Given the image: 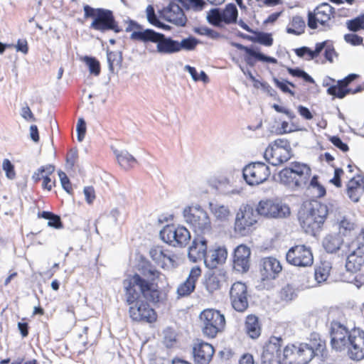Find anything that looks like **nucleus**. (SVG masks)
Returning a JSON list of instances; mask_svg holds the SVG:
<instances>
[{"mask_svg": "<svg viewBox=\"0 0 364 364\" xmlns=\"http://www.w3.org/2000/svg\"><path fill=\"white\" fill-rule=\"evenodd\" d=\"M139 274H134L123 282L124 297L129 307V315L132 320L152 323L156 319L154 310L146 301L140 300L141 296L154 304L161 301V292L159 290V281L164 275L150 263L139 268Z\"/></svg>", "mask_w": 364, "mask_h": 364, "instance_id": "obj_1", "label": "nucleus"}, {"mask_svg": "<svg viewBox=\"0 0 364 364\" xmlns=\"http://www.w3.org/2000/svg\"><path fill=\"white\" fill-rule=\"evenodd\" d=\"M281 337L272 336L263 348L261 355L262 364H307L313 358L322 356L326 348L325 341H322L318 334H311L310 339L305 343L287 346L282 355L281 348L283 346Z\"/></svg>", "mask_w": 364, "mask_h": 364, "instance_id": "obj_2", "label": "nucleus"}, {"mask_svg": "<svg viewBox=\"0 0 364 364\" xmlns=\"http://www.w3.org/2000/svg\"><path fill=\"white\" fill-rule=\"evenodd\" d=\"M126 32H132L130 39L144 43L146 49L149 53L161 54H172L178 53V41L164 34L156 32L149 28L144 29L142 26L134 21L130 20Z\"/></svg>", "mask_w": 364, "mask_h": 364, "instance_id": "obj_3", "label": "nucleus"}, {"mask_svg": "<svg viewBox=\"0 0 364 364\" xmlns=\"http://www.w3.org/2000/svg\"><path fill=\"white\" fill-rule=\"evenodd\" d=\"M331 338L332 348L336 350H346L352 360L364 358L363 331L358 328L349 333L344 326L333 321L331 326Z\"/></svg>", "mask_w": 364, "mask_h": 364, "instance_id": "obj_4", "label": "nucleus"}, {"mask_svg": "<svg viewBox=\"0 0 364 364\" xmlns=\"http://www.w3.org/2000/svg\"><path fill=\"white\" fill-rule=\"evenodd\" d=\"M333 208L331 203L326 204L316 200L310 203L306 210L299 213V220L301 228L306 233L315 235L321 230Z\"/></svg>", "mask_w": 364, "mask_h": 364, "instance_id": "obj_5", "label": "nucleus"}, {"mask_svg": "<svg viewBox=\"0 0 364 364\" xmlns=\"http://www.w3.org/2000/svg\"><path fill=\"white\" fill-rule=\"evenodd\" d=\"M310 167L300 162H292L279 173L281 183L295 190L306 186L311 176Z\"/></svg>", "mask_w": 364, "mask_h": 364, "instance_id": "obj_6", "label": "nucleus"}, {"mask_svg": "<svg viewBox=\"0 0 364 364\" xmlns=\"http://www.w3.org/2000/svg\"><path fill=\"white\" fill-rule=\"evenodd\" d=\"M184 221L190 225L193 232L198 235H208L212 233V223L206 212L199 205L186 206L183 210Z\"/></svg>", "mask_w": 364, "mask_h": 364, "instance_id": "obj_7", "label": "nucleus"}, {"mask_svg": "<svg viewBox=\"0 0 364 364\" xmlns=\"http://www.w3.org/2000/svg\"><path fill=\"white\" fill-rule=\"evenodd\" d=\"M83 10L85 18H93L90 24L91 28L101 32L112 30L115 33H119L122 31L112 11L101 8L94 9L89 5H85Z\"/></svg>", "mask_w": 364, "mask_h": 364, "instance_id": "obj_8", "label": "nucleus"}, {"mask_svg": "<svg viewBox=\"0 0 364 364\" xmlns=\"http://www.w3.org/2000/svg\"><path fill=\"white\" fill-rule=\"evenodd\" d=\"M200 319L202 332L208 338H215L218 333L223 331L225 326L224 315L215 309H205L200 314Z\"/></svg>", "mask_w": 364, "mask_h": 364, "instance_id": "obj_9", "label": "nucleus"}, {"mask_svg": "<svg viewBox=\"0 0 364 364\" xmlns=\"http://www.w3.org/2000/svg\"><path fill=\"white\" fill-rule=\"evenodd\" d=\"M322 51H323L325 59L330 63L333 62V57L338 56L333 41L330 40L316 43L314 50H311L307 46H302L294 50L298 57L305 58L306 60L316 58L320 55Z\"/></svg>", "mask_w": 364, "mask_h": 364, "instance_id": "obj_10", "label": "nucleus"}, {"mask_svg": "<svg viewBox=\"0 0 364 364\" xmlns=\"http://www.w3.org/2000/svg\"><path fill=\"white\" fill-rule=\"evenodd\" d=\"M257 213L250 205H242L236 214L235 232L240 236H246L251 232V228L257 222Z\"/></svg>", "mask_w": 364, "mask_h": 364, "instance_id": "obj_11", "label": "nucleus"}, {"mask_svg": "<svg viewBox=\"0 0 364 364\" xmlns=\"http://www.w3.org/2000/svg\"><path fill=\"white\" fill-rule=\"evenodd\" d=\"M255 210L259 215L274 219L286 218L291 213L290 208L287 204L272 199L260 200Z\"/></svg>", "mask_w": 364, "mask_h": 364, "instance_id": "obj_12", "label": "nucleus"}, {"mask_svg": "<svg viewBox=\"0 0 364 364\" xmlns=\"http://www.w3.org/2000/svg\"><path fill=\"white\" fill-rule=\"evenodd\" d=\"M163 241L173 247H184L191 240L189 230L183 226L166 225L160 231Z\"/></svg>", "mask_w": 364, "mask_h": 364, "instance_id": "obj_13", "label": "nucleus"}, {"mask_svg": "<svg viewBox=\"0 0 364 364\" xmlns=\"http://www.w3.org/2000/svg\"><path fill=\"white\" fill-rule=\"evenodd\" d=\"M270 170L263 162H253L246 165L242 169V176L246 183L250 186L262 183L267 180Z\"/></svg>", "mask_w": 364, "mask_h": 364, "instance_id": "obj_14", "label": "nucleus"}, {"mask_svg": "<svg viewBox=\"0 0 364 364\" xmlns=\"http://www.w3.org/2000/svg\"><path fill=\"white\" fill-rule=\"evenodd\" d=\"M230 301L232 308L237 312H244L249 306V294L245 283L237 282L232 284Z\"/></svg>", "mask_w": 364, "mask_h": 364, "instance_id": "obj_15", "label": "nucleus"}, {"mask_svg": "<svg viewBox=\"0 0 364 364\" xmlns=\"http://www.w3.org/2000/svg\"><path fill=\"white\" fill-rule=\"evenodd\" d=\"M288 263L296 267H310L313 264L314 257L309 247L302 245L291 247L286 255Z\"/></svg>", "mask_w": 364, "mask_h": 364, "instance_id": "obj_16", "label": "nucleus"}, {"mask_svg": "<svg viewBox=\"0 0 364 364\" xmlns=\"http://www.w3.org/2000/svg\"><path fill=\"white\" fill-rule=\"evenodd\" d=\"M333 12L334 9L328 3L320 4L314 9V13L309 12L308 26L311 29H316L317 23L326 26L333 16Z\"/></svg>", "mask_w": 364, "mask_h": 364, "instance_id": "obj_17", "label": "nucleus"}, {"mask_svg": "<svg viewBox=\"0 0 364 364\" xmlns=\"http://www.w3.org/2000/svg\"><path fill=\"white\" fill-rule=\"evenodd\" d=\"M250 249L245 245L237 246L234 251L233 268L241 273L247 272L250 267Z\"/></svg>", "mask_w": 364, "mask_h": 364, "instance_id": "obj_18", "label": "nucleus"}, {"mask_svg": "<svg viewBox=\"0 0 364 364\" xmlns=\"http://www.w3.org/2000/svg\"><path fill=\"white\" fill-rule=\"evenodd\" d=\"M150 257L162 268L171 269L176 267L175 255L163 247L156 246L150 250Z\"/></svg>", "mask_w": 364, "mask_h": 364, "instance_id": "obj_19", "label": "nucleus"}, {"mask_svg": "<svg viewBox=\"0 0 364 364\" xmlns=\"http://www.w3.org/2000/svg\"><path fill=\"white\" fill-rule=\"evenodd\" d=\"M163 16L167 21L177 26H185L187 23V17L183 9L175 0L170 2L168 6L164 9Z\"/></svg>", "mask_w": 364, "mask_h": 364, "instance_id": "obj_20", "label": "nucleus"}, {"mask_svg": "<svg viewBox=\"0 0 364 364\" xmlns=\"http://www.w3.org/2000/svg\"><path fill=\"white\" fill-rule=\"evenodd\" d=\"M215 350L212 345L198 340L193 346V356L196 364H208Z\"/></svg>", "mask_w": 364, "mask_h": 364, "instance_id": "obj_21", "label": "nucleus"}, {"mask_svg": "<svg viewBox=\"0 0 364 364\" xmlns=\"http://www.w3.org/2000/svg\"><path fill=\"white\" fill-rule=\"evenodd\" d=\"M204 235H197L188 248V258L193 262L204 260L208 252L207 240L205 238Z\"/></svg>", "mask_w": 364, "mask_h": 364, "instance_id": "obj_22", "label": "nucleus"}, {"mask_svg": "<svg viewBox=\"0 0 364 364\" xmlns=\"http://www.w3.org/2000/svg\"><path fill=\"white\" fill-rule=\"evenodd\" d=\"M201 274V269L199 267H193L187 279L180 284L177 288L178 297L189 296L196 289V283Z\"/></svg>", "mask_w": 364, "mask_h": 364, "instance_id": "obj_23", "label": "nucleus"}, {"mask_svg": "<svg viewBox=\"0 0 364 364\" xmlns=\"http://www.w3.org/2000/svg\"><path fill=\"white\" fill-rule=\"evenodd\" d=\"M282 269V265L276 258L265 257L261 261L260 272L263 279H275Z\"/></svg>", "mask_w": 364, "mask_h": 364, "instance_id": "obj_24", "label": "nucleus"}, {"mask_svg": "<svg viewBox=\"0 0 364 364\" xmlns=\"http://www.w3.org/2000/svg\"><path fill=\"white\" fill-rule=\"evenodd\" d=\"M264 156L269 164L276 166L290 159L291 153L289 152L287 149L268 146L264 151Z\"/></svg>", "mask_w": 364, "mask_h": 364, "instance_id": "obj_25", "label": "nucleus"}, {"mask_svg": "<svg viewBox=\"0 0 364 364\" xmlns=\"http://www.w3.org/2000/svg\"><path fill=\"white\" fill-rule=\"evenodd\" d=\"M346 191L352 201L358 202L364 193V178L360 176L353 177L347 184Z\"/></svg>", "mask_w": 364, "mask_h": 364, "instance_id": "obj_26", "label": "nucleus"}, {"mask_svg": "<svg viewBox=\"0 0 364 364\" xmlns=\"http://www.w3.org/2000/svg\"><path fill=\"white\" fill-rule=\"evenodd\" d=\"M228 252L225 247H218L207 252L204 263L209 269H215L218 264H223L227 259Z\"/></svg>", "mask_w": 364, "mask_h": 364, "instance_id": "obj_27", "label": "nucleus"}, {"mask_svg": "<svg viewBox=\"0 0 364 364\" xmlns=\"http://www.w3.org/2000/svg\"><path fill=\"white\" fill-rule=\"evenodd\" d=\"M244 331L250 338H258L262 332V327L259 318L254 314L247 315L245 321Z\"/></svg>", "mask_w": 364, "mask_h": 364, "instance_id": "obj_28", "label": "nucleus"}, {"mask_svg": "<svg viewBox=\"0 0 364 364\" xmlns=\"http://www.w3.org/2000/svg\"><path fill=\"white\" fill-rule=\"evenodd\" d=\"M364 264V251L356 248L346 259V267L347 271L357 272Z\"/></svg>", "mask_w": 364, "mask_h": 364, "instance_id": "obj_29", "label": "nucleus"}, {"mask_svg": "<svg viewBox=\"0 0 364 364\" xmlns=\"http://www.w3.org/2000/svg\"><path fill=\"white\" fill-rule=\"evenodd\" d=\"M343 242V240L340 235L329 234L323 238L322 245L327 252L335 253L341 248Z\"/></svg>", "mask_w": 364, "mask_h": 364, "instance_id": "obj_30", "label": "nucleus"}, {"mask_svg": "<svg viewBox=\"0 0 364 364\" xmlns=\"http://www.w3.org/2000/svg\"><path fill=\"white\" fill-rule=\"evenodd\" d=\"M221 275L213 272H207L204 277L203 285L206 290L213 294L220 289L221 286Z\"/></svg>", "mask_w": 364, "mask_h": 364, "instance_id": "obj_31", "label": "nucleus"}, {"mask_svg": "<svg viewBox=\"0 0 364 364\" xmlns=\"http://www.w3.org/2000/svg\"><path fill=\"white\" fill-rule=\"evenodd\" d=\"M232 45L237 49L244 50L247 55L254 56L259 61L267 62L274 64L277 63V60L276 58L270 56H267L264 54L257 51L255 49L252 48H249L247 46H245L237 43H235Z\"/></svg>", "mask_w": 364, "mask_h": 364, "instance_id": "obj_32", "label": "nucleus"}, {"mask_svg": "<svg viewBox=\"0 0 364 364\" xmlns=\"http://www.w3.org/2000/svg\"><path fill=\"white\" fill-rule=\"evenodd\" d=\"M114 154L119 164L125 170L133 168L137 163L136 159L126 150L114 151Z\"/></svg>", "mask_w": 364, "mask_h": 364, "instance_id": "obj_33", "label": "nucleus"}, {"mask_svg": "<svg viewBox=\"0 0 364 364\" xmlns=\"http://www.w3.org/2000/svg\"><path fill=\"white\" fill-rule=\"evenodd\" d=\"M222 20L225 24H231L237 23L238 11L236 6L232 4H228L225 6V8L221 10Z\"/></svg>", "mask_w": 364, "mask_h": 364, "instance_id": "obj_34", "label": "nucleus"}, {"mask_svg": "<svg viewBox=\"0 0 364 364\" xmlns=\"http://www.w3.org/2000/svg\"><path fill=\"white\" fill-rule=\"evenodd\" d=\"M210 209L217 220L225 221L228 219L230 211L228 206L218 203H209Z\"/></svg>", "mask_w": 364, "mask_h": 364, "instance_id": "obj_35", "label": "nucleus"}, {"mask_svg": "<svg viewBox=\"0 0 364 364\" xmlns=\"http://www.w3.org/2000/svg\"><path fill=\"white\" fill-rule=\"evenodd\" d=\"M181 4L186 11H191L193 12H200L203 11L205 6L206 2L204 0H175Z\"/></svg>", "mask_w": 364, "mask_h": 364, "instance_id": "obj_36", "label": "nucleus"}, {"mask_svg": "<svg viewBox=\"0 0 364 364\" xmlns=\"http://www.w3.org/2000/svg\"><path fill=\"white\" fill-rule=\"evenodd\" d=\"M291 26L293 28H287V33L296 36H299L304 33L306 24L304 20L301 16H294L291 21Z\"/></svg>", "mask_w": 364, "mask_h": 364, "instance_id": "obj_37", "label": "nucleus"}, {"mask_svg": "<svg viewBox=\"0 0 364 364\" xmlns=\"http://www.w3.org/2000/svg\"><path fill=\"white\" fill-rule=\"evenodd\" d=\"M38 218H43L44 219L48 220V226L54 228L55 229L63 228V225L59 215L48 211H43L41 213H38Z\"/></svg>", "mask_w": 364, "mask_h": 364, "instance_id": "obj_38", "label": "nucleus"}, {"mask_svg": "<svg viewBox=\"0 0 364 364\" xmlns=\"http://www.w3.org/2000/svg\"><path fill=\"white\" fill-rule=\"evenodd\" d=\"M255 36H247V39L254 42L258 43L266 46H271L273 43V38L271 33L264 32H254Z\"/></svg>", "mask_w": 364, "mask_h": 364, "instance_id": "obj_39", "label": "nucleus"}, {"mask_svg": "<svg viewBox=\"0 0 364 364\" xmlns=\"http://www.w3.org/2000/svg\"><path fill=\"white\" fill-rule=\"evenodd\" d=\"M206 19L210 24L216 27H222L223 22L222 20L221 9L219 8L210 9L207 13Z\"/></svg>", "mask_w": 364, "mask_h": 364, "instance_id": "obj_40", "label": "nucleus"}, {"mask_svg": "<svg viewBox=\"0 0 364 364\" xmlns=\"http://www.w3.org/2000/svg\"><path fill=\"white\" fill-rule=\"evenodd\" d=\"M200 41L193 36H189L178 41V51L193 50Z\"/></svg>", "mask_w": 364, "mask_h": 364, "instance_id": "obj_41", "label": "nucleus"}, {"mask_svg": "<svg viewBox=\"0 0 364 364\" xmlns=\"http://www.w3.org/2000/svg\"><path fill=\"white\" fill-rule=\"evenodd\" d=\"M107 63L109 70L111 72L114 70V66L120 65L122 61V56L121 52L107 51Z\"/></svg>", "mask_w": 364, "mask_h": 364, "instance_id": "obj_42", "label": "nucleus"}, {"mask_svg": "<svg viewBox=\"0 0 364 364\" xmlns=\"http://www.w3.org/2000/svg\"><path fill=\"white\" fill-rule=\"evenodd\" d=\"M355 223L350 219L343 216L342 219L338 222V230L339 234L344 236L347 235L350 231L354 230Z\"/></svg>", "mask_w": 364, "mask_h": 364, "instance_id": "obj_43", "label": "nucleus"}, {"mask_svg": "<svg viewBox=\"0 0 364 364\" xmlns=\"http://www.w3.org/2000/svg\"><path fill=\"white\" fill-rule=\"evenodd\" d=\"M146 12L147 20L150 23L159 28H168V26H165L164 23L160 22V21L158 19L157 16L155 14L154 8L152 5H149L146 7Z\"/></svg>", "mask_w": 364, "mask_h": 364, "instance_id": "obj_44", "label": "nucleus"}, {"mask_svg": "<svg viewBox=\"0 0 364 364\" xmlns=\"http://www.w3.org/2000/svg\"><path fill=\"white\" fill-rule=\"evenodd\" d=\"M84 62L89 68V71L91 74L98 76L100 73V62L93 57L85 56L83 58Z\"/></svg>", "mask_w": 364, "mask_h": 364, "instance_id": "obj_45", "label": "nucleus"}, {"mask_svg": "<svg viewBox=\"0 0 364 364\" xmlns=\"http://www.w3.org/2000/svg\"><path fill=\"white\" fill-rule=\"evenodd\" d=\"M348 28L353 32L364 29V14H361L346 23Z\"/></svg>", "mask_w": 364, "mask_h": 364, "instance_id": "obj_46", "label": "nucleus"}, {"mask_svg": "<svg viewBox=\"0 0 364 364\" xmlns=\"http://www.w3.org/2000/svg\"><path fill=\"white\" fill-rule=\"evenodd\" d=\"M351 89H344L338 86L331 85L327 90V93L339 99H343L348 94H350Z\"/></svg>", "mask_w": 364, "mask_h": 364, "instance_id": "obj_47", "label": "nucleus"}, {"mask_svg": "<svg viewBox=\"0 0 364 364\" xmlns=\"http://www.w3.org/2000/svg\"><path fill=\"white\" fill-rule=\"evenodd\" d=\"M280 296L283 300L291 301L296 297V293L291 285L287 284L281 289Z\"/></svg>", "mask_w": 364, "mask_h": 364, "instance_id": "obj_48", "label": "nucleus"}, {"mask_svg": "<svg viewBox=\"0 0 364 364\" xmlns=\"http://www.w3.org/2000/svg\"><path fill=\"white\" fill-rule=\"evenodd\" d=\"M273 81H274L275 85L277 87H279L283 92L289 93L291 96H294V92L292 90H291L288 87V85H289L290 86L294 87L295 85L294 83L290 82L287 80L280 81L279 80H278L276 77H274Z\"/></svg>", "mask_w": 364, "mask_h": 364, "instance_id": "obj_49", "label": "nucleus"}, {"mask_svg": "<svg viewBox=\"0 0 364 364\" xmlns=\"http://www.w3.org/2000/svg\"><path fill=\"white\" fill-rule=\"evenodd\" d=\"M2 168L6 173V176L9 179H14L16 176L14 166L10 160L5 159L2 163Z\"/></svg>", "mask_w": 364, "mask_h": 364, "instance_id": "obj_50", "label": "nucleus"}, {"mask_svg": "<svg viewBox=\"0 0 364 364\" xmlns=\"http://www.w3.org/2000/svg\"><path fill=\"white\" fill-rule=\"evenodd\" d=\"M268 146L271 147H277L281 149H287L289 152L291 153V148L289 141L284 139H277L274 140L271 144Z\"/></svg>", "mask_w": 364, "mask_h": 364, "instance_id": "obj_51", "label": "nucleus"}, {"mask_svg": "<svg viewBox=\"0 0 364 364\" xmlns=\"http://www.w3.org/2000/svg\"><path fill=\"white\" fill-rule=\"evenodd\" d=\"M58 176L60 178V183H61V185H62V187L63 188V189L67 193H71V192H72L71 183H70V179L68 178V177L67 176L65 173H64L62 171H59Z\"/></svg>", "mask_w": 364, "mask_h": 364, "instance_id": "obj_52", "label": "nucleus"}, {"mask_svg": "<svg viewBox=\"0 0 364 364\" xmlns=\"http://www.w3.org/2000/svg\"><path fill=\"white\" fill-rule=\"evenodd\" d=\"M76 131L77 133V140L82 141L86 132V123L83 118H79L77 124Z\"/></svg>", "mask_w": 364, "mask_h": 364, "instance_id": "obj_53", "label": "nucleus"}, {"mask_svg": "<svg viewBox=\"0 0 364 364\" xmlns=\"http://www.w3.org/2000/svg\"><path fill=\"white\" fill-rule=\"evenodd\" d=\"M345 41L353 46H360L363 43V38L357 34L348 33L344 36Z\"/></svg>", "mask_w": 364, "mask_h": 364, "instance_id": "obj_54", "label": "nucleus"}, {"mask_svg": "<svg viewBox=\"0 0 364 364\" xmlns=\"http://www.w3.org/2000/svg\"><path fill=\"white\" fill-rule=\"evenodd\" d=\"M330 141L342 151L346 152L349 149L348 146L346 143L343 142L341 138L337 136H331L330 138Z\"/></svg>", "mask_w": 364, "mask_h": 364, "instance_id": "obj_55", "label": "nucleus"}, {"mask_svg": "<svg viewBox=\"0 0 364 364\" xmlns=\"http://www.w3.org/2000/svg\"><path fill=\"white\" fill-rule=\"evenodd\" d=\"M21 115L26 121H36V118L28 105L21 108Z\"/></svg>", "mask_w": 364, "mask_h": 364, "instance_id": "obj_56", "label": "nucleus"}, {"mask_svg": "<svg viewBox=\"0 0 364 364\" xmlns=\"http://www.w3.org/2000/svg\"><path fill=\"white\" fill-rule=\"evenodd\" d=\"M272 107L276 112L285 114L290 119H293L296 117V115L293 112L284 107L279 106V105L274 104Z\"/></svg>", "mask_w": 364, "mask_h": 364, "instance_id": "obj_57", "label": "nucleus"}, {"mask_svg": "<svg viewBox=\"0 0 364 364\" xmlns=\"http://www.w3.org/2000/svg\"><path fill=\"white\" fill-rule=\"evenodd\" d=\"M197 32L201 35L208 36L212 38L219 37V33L217 31L207 27H202L199 28Z\"/></svg>", "mask_w": 364, "mask_h": 364, "instance_id": "obj_58", "label": "nucleus"}, {"mask_svg": "<svg viewBox=\"0 0 364 364\" xmlns=\"http://www.w3.org/2000/svg\"><path fill=\"white\" fill-rule=\"evenodd\" d=\"M343 173V171L342 168H337L335 169L334 171V176L333 178L330 181L331 183L334 184L336 187H341V176Z\"/></svg>", "mask_w": 364, "mask_h": 364, "instance_id": "obj_59", "label": "nucleus"}, {"mask_svg": "<svg viewBox=\"0 0 364 364\" xmlns=\"http://www.w3.org/2000/svg\"><path fill=\"white\" fill-rule=\"evenodd\" d=\"M84 194L85 199L88 203H92L95 198V190L92 186H86L84 188Z\"/></svg>", "mask_w": 364, "mask_h": 364, "instance_id": "obj_60", "label": "nucleus"}, {"mask_svg": "<svg viewBox=\"0 0 364 364\" xmlns=\"http://www.w3.org/2000/svg\"><path fill=\"white\" fill-rule=\"evenodd\" d=\"M77 159V151L76 150L71 149L67 155V164L69 165L70 168H73L75 166Z\"/></svg>", "mask_w": 364, "mask_h": 364, "instance_id": "obj_61", "label": "nucleus"}, {"mask_svg": "<svg viewBox=\"0 0 364 364\" xmlns=\"http://www.w3.org/2000/svg\"><path fill=\"white\" fill-rule=\"evenodd\" d=\"M297 109L299 114L305 119L310 120L313 119V114H311L309 108L303 105H299Z\"/></svg>", "mask_w": 364, "mask_h": 364, "instance_id": "obj_62", "label": "nucleus"}, {"mask_svg": "<svg viewBox=\"0 0 364 364\" xmlns=\"http://www.w3.org/2000/svg\"><path fill=\"white\" fill-rule=\"evenodd\" d=\"M328 274L324 269L318 268L315 271V279L321 283L326 280Z\"/></svg>", "mask_w": 364, "mask_h": 364, "instance_id": "obj_63", "label": "nucleus"}, {"mask_svg": "<svg viewBox=\"0 0 364 364\" xmlns=\"http://www.w3.org/2000/svg\"><path fill=\"white\" fill-rule=\"evenodd\" d=\"M355 244L357 247L356 248L364 251V228L361 230L360 232L357 236Z\"/></svg>", "mask_w": 364, "mask_h": 364, "instance_id": "obj_64", "label": "nucleus"}]
</instances>
